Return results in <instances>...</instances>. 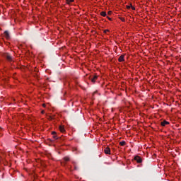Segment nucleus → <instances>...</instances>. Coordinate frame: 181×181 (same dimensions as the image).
I'll return each mask as SVG.
<instances>
[{
  "label": "nucleus",
  "instance_id": "1",
  "mask_svg": "<svg viewBox=\"0 0 181 181\" xmlns=\"http://www.w3.org/2000/svg\"><path fill=\"white\" fill-rule=\"evenodd\" d=\"M118 62L119 63H122L123 62H125V55L124 54L120 55L119 57L118 58Z\"/></svg>",
  "mask_w": 181,
  "mask_h": 181
},
{
  "label": "nucleus",
  "instance_id": "2",
  "mask_svg": "<svg viewBox=\"0 0 181 181\" xmlns=\"http://www.w3.org/2000/svg\"><path fill=\"white\" fill-rule=\"evenodd\" d=\"M134 160H136V162L138 163H142V158H141L139 156H136L134 157Z\"/></svg>",
  "mask_w": 181,
  "mask_h": 181
},
{
  "label": "nucleus",
  "instance_id": "3",
  "mask_svg": "<svg viewBox=\"0 0 181 181\" xmlns=\"http://www.w3.org/2000/svg\"><path fill=\"white\" fill-rule=\"evenodd\" d=\"M104 152L105 155H111V149L108 146L105 148Z\"/></svg>",
  "mask_w": 181,
  "mask_h": 181
},
{
  "label": "nucleus",
  "instance_id": "4",
  "mask_svg": "<svg viewBox=\"0 0 181 181\" xmlns=\"http://www.w3.org/2000/svg\"><path fill=\"white\" fill-rule=\"evenodd\" d=\"M59 129L62 134H64L66 132V129H64V125H60Z\"/></svg>",
  "mask_w": 181,
  "mask_h": 181
},
{
  "label": "nucleus",
  "instance_id": "5",
  "mask_svg": "<svg viewBox=\"0 0 181 181\" xmlns=\"http://www.w3.org/2000/svg\"><path fill=\"white\" fill-rule=\"evenodd\" d=\"M169 124L170 123L166 120H163V122H160L161 127H166V125H169Z\"/></svg>",
  "mask_w": 181,
  "mask_h": 181
},
{
  "label": "nucleus",
  "instance_id": "6",
  "mask_svg": "<svg viewBox=\"0 0 181 181\" xmlns=\"http://www.w3.org/2000/svg\"><path fill=\"white\" fill-rule=\"evenodd\" d=\"M98 78V76L97 74H95L93 77L90 79L92 83H95L97 81V79Z\"/></svg>",
  "mask_w": 181,
  "mask_h": 181
},
{
  "label": "nucleus",
  "instance_id": "7",
  "mask_svg": "<svg viewBox=\"0 0 181 181\" xmlns=\"http://www.w3.org/2000/svg\"><path fill=\"white\" fill-rule=\"evenodd\" d=\"M127 9H132V11H135V7L132 6V4H130L129 6H126Z\"/></svg>",
  "mask_w": 181,
  "mask_h": 181
},
{
  "label": "nucleus",
  "instance_id": "8",
  "mask_svg": "<svg viewBox=\"0 0 181 181\" xmlns=\"http://www.w3.org/2000/svg\"><path fill=\"white\" fill-rule=\"evenodd\" d=\"M4 56L8 60V62L12 61V57L9 54H6Z\"/></svg>",
  "mask_w": 181,
  "mask_h": 181
},
{
  "label": "nucleus",
  "instance_id": "9",
  "mask_svg": "<svg viewBox=\"0 0 181 181\" xmlns=\"http://www.w3.org/2000/svg\"><path fill=\"white\" fill-rule=\"evenodd\" d=\"M74 2V0H66V5H71Z\"/></svg>",
  "mask_w": 181,
  "mask_h": 181
},
{
  "label": "nucleus",
  "instance_id": "10",
  "mask_svg": "<svg viewBox=\"0 0 181 181\" xmlns=\"http://www.w3.org/2000/svg\"><path fill=\"white\" fill-rule=\"evenodd\" d=\"M52 135H53L54 139H57V133L56 132H52Z\"/></svg>",
  "mask_w": 181,
  "mask_h": 181
},
{
  "label": "nucleus",
  "instance_id": "11",
  "mask_svg": "<svg viewBox=\"0 0 181 181\" xmlns=\"http://www.w3.org/2000/svg\"><path fill=\"white\" fill-rule=\"evenodd\" d=\"M4 36L6 39H9V33L8 31H4Z\"/></svg>",
  "mask_w": 181,
  "mask_h": 181
},
{
  "label": "nucleus",
  "instance_id": "12",
  "mask_svg": "<svg viewBox=\"0 0 181 181\" xmlns=\"http://www.w3.org/2000/svg\"><path fill=\"white\" fill-rule=\"evenodd\" d=\"M100 15V16L105 17V16H107V13L105 11H101Z\"/></svg>",
  "mask_w": 181,
  "mask_h": 181
},
{
  "label": "nucleus",
  "instance_id": "13",
  "mask_svg": "<svg viewBox=\"0 0 181 181\" xmlns=\"http://www.w3.org/2000/svg\"><path fill=\"white\" fill-rule=\"evenodd\" d=\"M126 144L127 143L125 142V141H122L119 142L120 146H125Z\"/></svg>",
  "mask_w": 181,
  "mask_h": 181
},
{
  "label": "nucleus",
  "instance_id": "14",
  "mask_svg": "<svg viewBox=\"0 0 181 181\" xmlns=\"http://www.w3.org/2000/svg\"><path fill=\"white\" fill-rule=\"evenodd\" d=\"M64 160L65 162H69V161L70 160V158H69V156H65V157L64 158Z\"/></svg>",
  "mask_w": 181,
  "mask_h": 181
},
{
  "label": "nucleus",
  "instance_id": "15",
  "mask_svg": "<svg viewBox=\"0 0 181 181\" xmlns=\"http://www.w3.org/2000/svg\"><path fill=\"white\" fill-rule=\"evenodd\" d=\"M119 19L122 22H125V18H124V17H119Z\"/></svg>",
  "mask_w": 181,
  "mask_h": 181
},
{
  "label": "nucleus",
  "instance_id": "16",
  "mask_svg": "<svg viewBox=\"0 0 181 181\" xmlns=\"http://www.w3.org/2000/svg\"><path fill=\"white\" fill-rule=\"evenodd\" d=\"M107 15H109V16L112 15V11H109L107 12Z\"/></svg>",
  "mask_w": 181,
  "mask_h": 181
},
{
  "label": "nucleus",
  "instance_id": "17",
  "mask_svg": "<svg viewBox=\"0 0 181 181\" xmlns=\"http://www.w3.org/2000/svg\"><path fill=\"white\" fill-rule=\"evenodd\" d=\"M107 32H110V30L106 29V30H104V31H103V33H104L105 34H107Z\"/></svg>",
  "mask_w": 181,
  "mask_h": 181
},
{
  "label": "nucleus",
  "instance_id": "18",
  "mask_svg": "<svg viewBox=\"0 0 181 181\" xmlns=\"http://www.w3.org/2000/svg\"><path fill=\"white\" fill-rule=\"evenodd\" d=\"M107 18L108 19V21H110V22L112 21V18L110 16H107Z\"/></svg>",
  "mask_w": 181,
  "mask_h": 181
},
{
  "label": "nucleus",
  "instance_id": "19",
  "mask_svg": "<svg viewBox=\"0 0 181 181\" xmlns=\"http://www.w3.org/2000/svg\"><path fill=\"white\" fill-rule=\"evenodd\" d=\"M42 107H43L44 108H46V104L43 103V104H42Z\"/></svg>",
  "mask_w": 181,
  "mask_h": 181
},
{
  "label": "nucleus",
  "instance_id": "20",
  "mask_svg": "<svg viewBox=\"0 0 181 181\" xmlns=\"http://www.w3.org/2000/svg\"><path fill=\"white\" fill-rule=\"evenodd\" d=\"M41 114H42V115L45 114V110H42Z\"/></svg>",
  "mask_w": 181,
  "mask_h": 181
},
{
  "label": "nucleus",
  "instance_id": "21",
  "mask_svg": "<svg viewBox=\"0 0 181 181\" xmlns=\"http://www.w3.org/2000/svg\"><path fill=\"white\" fill-rule=\"evenodd\" d=\"M180 63H181V59H180Z\"/></svg>",
  "mask_w": 181,
  "mask_h": 181
}]
</instances>
